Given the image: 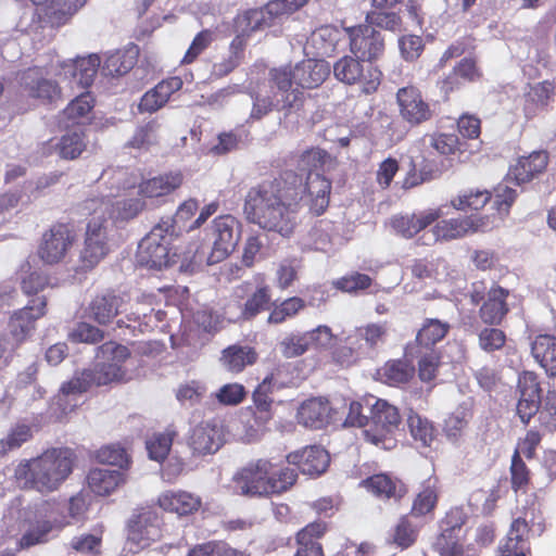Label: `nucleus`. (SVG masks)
I'll return each mask as SVG.
<instances>
[{"label": "nucleus", "mask_w": 556, "mask_h": 556, "mask_svg": "<svg viewBox=\"0 0 556 556\" xmlns=\"http://www.w3.org/2000/svg\"><path fill=\"white\" fill-rule=\"evenodd\" d=\"M330 180L320 172L307 173L305 179L293 172L263 181L249 189L243 213L249 223L288 238L296 225L295 214L307 206L316 215L329 204Z\"/></svg>", "instance_id": "nucleus-1"}, {"label": "nucleus", "mask_w": 556, "mask_h": 556, "mask_svg": "<svg viewBox=\"0 0 556 556\" xmlns=\"http://www.w3.org/2000/svg\"><path fill=\"white\" fill-rule=\"evenodd\" d=\"M70 450L52 448L36 458L22 462L15 469V478L24 489L40 493L55 491L72 472Z\"/></svg>", "instance_id": "nucleus-2"}, {"label": "nucleus", "mask_w": 556, "mask_h": 556, "mask_svg": "<svg viewBox=\"0 0 556 556\" xmlns=\"http://www.w3.org/2000/svg\"><path fill=\"white\" fill-rule=\"evenodd\" d=\"M298 479L295 469L276 468L269 459L249 463L233 477L238 492L251 497H268L290 490Z\"/></svg>", "instance_id": "nucleus-3"}, {"label": "nucleus", "mask_w": 556, "mask_h": 556, "mask_svg": "<svg viewBox=\"0 0 556 556\" xmlns=\"http://www.w3.org/2000/svg\"><path fill=\"white\" fill-rule=\"evenodd\" d=\"M329 75V65L324 60L307 59L293 68L287 66L273 68L269 72L271 88L279 90L282 109L298 108L302 102L301 88H314L319 86Z\"/></svg>", "instance_id": "nucleus-4"}, {"label": "nucleus", "mask_w": 556, "mask_h": 556, "mask_svg": "<svg viewBox=\"0 0 556 556\" xmlns=\"http://www.w3.org/2000/svg\"><path fill=\"white\" fill-rule=\"evenodd\" d=\"M241 237V224L232 215H222L213 219L205 229V241L192 256H185L192 265H200L204 260L207 265L217 264L227 258L236 249Z\"/></svg>", "instance_id": "nucleus-5"}, {"label": "nucleus", "mask_w": 556, "mask_h": 556, "mask_svg": "<svg viewBox=\"0 0 556 556\" xmlns=\"http://www.w3.org/2000/svg\"><path fill=\"white\" fill-rule=\"evenodd\" d=\"M509 290L494 282L489 289L483 281L472 282L468 291L469 302L479 306L478 316L486 326H501L510 308Z\"/></svg>", "instance_id": "nucleus-6"}, {"label": "nucleus", "mask_w": 556, "mask_h": 556, "mask_svg": "<svg viewBox=\"0 0 556 556\" xmlns=\"http://www.w3.org/2000/svg\"><path fill=\"white\" fill-rule=\"evenodd\" d=\"M370 421L371 427L369 429L361 430L362 438L366 442L383 450L395 447L394 432L402 422L397 407L375 396Z\"/></svg>", "instance_id": "nucleus-7"}, {"label": "nucleus", "mask_w": 556, "mask_h": 556, "mask_svg": "<svg viewBox=\"0 0 556 556\" xmlns=\"http://www.w3.org/2000/svg\"><path fill=\"white\" fill-rule=\"evenodd\" d=\"M174 237V222L172 218L162 219L140 241L138 247V260L142 265L161 269L167 267L172 257L170 244Z\"/></svg>", "instance_id": "nucleus-8"}, {"label": "nucleus", "mask_w": 556, "mask_h": 556, "mask_svg": "<svg viewBox=\"0 0 556 556\" xmlns=\"http://www.w3.org/2000/svg\"><path fill=\"white\" fill-rule=\"evenodd\" d=\"M128 349L115 342H106L98 349L93 368L85 369L92 387L122 381L125 377L123 363L129 357Z\"/></svg>", "instance_id": "nucleus-9"}, {"label": "nucleus", "mask_w": 556, "mask_h": 556, "mask_svg": "<svg viewBox=\"0 0 556 556\" xmlns=\"http://www.w3.org/2000/svg\"><path fill=\"white\" fill-rule=\"evenodd\" d=\"M466 515L458 508L450 509L440 521L432 551L438 556H464L468 530Z\"/></svg>", "instance_id": "nucleus-10"}, {"label": "nucleus", "mask_w": 556, "mask_h": 556, "mask_svg": "<svg viewBox=\"0 0 556 556\" xmlns=\"http://www.w3.org/2000/svg\"><path fill=\"white\" fill-rule=\"evenodd\" d=\"M399 116L410 128L430 123L435 116L433 105L415 85L404 86L395 93Z\"/></svg>", "instance_id": "nucleus-11"}, {"label": "nucleus", "mask_w": 556, "mask_h": 556, "mask_svg": "<svg viewBox=\"0 0 556 556\" xmlns=\"http://www.w3.org/2000/svg\"><path fill=\"white\" fill-rule=\"evenodd\" d=\"M75 240V231L70 225L55 224L42 233L38 256L45 264H59L72 250Z\"/></svg>", "instance_id": "nucleus-12"}, {"label": "nucleus", "mask_w": 556, "mask_h": 556, "mask_svg": "<svg viewBox=\"0 0 556 556\" xmlns=\"http://www.w3.org/2000/svg\"><path fill=\"white\" fill-rule=\"evenodd\" d=\"M516 391L518 393L516 414L521 422L528 426L531 419L536 415L543 401L539 375L531 370L520 372Z\"/></svg>", "instance_id": "nucleus-13"}, {"label": "nucleus", "mask_w": 556, "mask_h": 556, "mask_svg": "<svg viewBox=\"0 0 556 556\" xmlns=\"http://www.w3.org/2000/svg\"><path fill=\"white\" fill-rule=\"evenodd\" d=\"M108 231L103 220L92 216L87 225L84 249L80 252V269L89 270L97 266L108 254Z\"/></svg>", "instance_id": "nucleus-14"}, {"label": "nucleus", "mask_w": 556, "mask_h": 556, "mask_svg": "<svg viewBox=\"0 0 556 556\" xmlns=\"http://www.w3.org/2000/svg\"><path fill=\"white\" fill-rule=\"evenodd\" d=\"M53 508L54 503L41 501L35 505L34 509L29 507L24 510V523L29 522V528L20 540L21 547H30L47 541V535L52 530V523L46 518L51 517Z\"/></svg>", "instance_id": "nucleus-15"}, {"label": "nucleus", "mask_w": 556, "mask_h": 556, "mask_svg": "<svg viewBox=\"0 0 556 556\" xmlns=\"http://www.w3.org/2000/svg\"><path fill=\"white\" fill-rule=\"evenodd\" d=\"M47 305L45 296L33 299L25 307L15 311L8 324L12 348L24 342L35 329V321L45 315Z\"/></svg>", "instance_id": "nucleus-16"}, {"label": "nucleus", "mask_w": 556, "mask_h": 556, "mask_svg": "<svg viewBox=\"0 0 556 556\" xmlns=\"http://www.w3.org/2000/svg\"><path fill=\"white\" fill-rule=\"evenodd\" d=\"M384 43L379 31L370 25L350 27V61L374 62L383 51Z\"/></svg>", "instance_id": "nucleus-17"}, {"label": "nucleus", "mask_w": 556, "mask_h": 556, "mask_svg": "<svg viewBox=\"0 0 556 556\" xmlns=\"http://www.w3.org/2000/svg\"><path fill=\"white\" fill-rule=\"evenodd\" d=\"M484 226V217L472 215L442 220L438 219L430 230L432 243L459 239L468 233L483 230Z\"/></svg>", "instance_id": "nucleus-18"}, {"label": "nucleus", "mask_w": 556, "mask_h": 556, "mask_svg": "<svg viewBox=\"0 0 556 556\" xmlns=\"http://www.w3.org/2000/svg\"><path fill=\"white\" fill-rule=\"evenodd\" d=\"M160 538L159 517L154 511L144 510L129 521L127 544L135 552Z\"/></svg>", "instance_id": "nucleus-19"}, {"label": "nucleus", "mask_w": 556, "mask_h": 556, "mask_svg": "<svg viewBox=\"0 0 556 556\" xmlns=\"http://www.w3.org/2000/svg\"><path fill=\"white\" fill-rule=\"evenodd\" d=\"M540 510L534 503L522 507L520 515L513 518L506 535L501 541L531 554L530 534Z\"/></svg>", "instance_id": "nucleus-20"}, {"label": "nucleus", "mask_w": 556, "mask_h": 556, "mask_svg": "<svg viewBox=\"0 0 556 556\" xmlns=\"http://www.w3.org/2000/svg\"><path fill=\"white\" fill-rule=\"evenodd\" d=\"M556 96V79H545L529 84L523 93L522 112L526 119L530 121L540 113L547 111Z\"/></svg>", "instance_id": "nucleus-21"}, {"label": "nucleus", "mask_w": 556, "mask_h": 556, "mask_svg": "<svg viewBox=\"0 0 556 556\" xmlns=\"http://www.w3.org/2000/svg\"><path fill=\"white\" fill-rule=\"evenodd\" d=\"M442 215L443 212L440 207L428 208L413 214L394 215L390 220V225L396 235L405 239H413L440 219Z\"/></svg>", "instance_id": "nucleus-22"}, {"label": "nucleus", "mask_w": 556, "mask_h": 556, "mask_svg": "<svg viewBox=\"0 0 556 556\" xmlns=\"http://www.w3.org/2000/svg\"><path fill=\"white\" fill-rule=\"evenodd\" d=\"M223 443V427L214 421L199 424L192 429L189 438V446L197 455L214 454Z\"/></svg>", "instance_id": "nucleus-23"}, {"label": "nucleus", "mask_w": 556, "mask_h": 556, "mask_svg": "<svg viewBox=\"0 0 556 556\" xmlns=\"http://www.w3.org/2000/svg\"><path fill=\"white\" fill-rule=\"evenodd\" d=\"M381 72L374 62L350 61V87L352 96L371 94L381 83Z\"/></svg>", "instance_id": "nucleus-24"}, {"label": "nucleus", "mask_w": 556, "mask_h": 556, "mask_svg": "<svg viewBox=\"0 0 556 556\" xmlns=\"http://www.w3.org/2000/svg\"><path fill=\"white\" fill-rule=\"evenodd\" d=\"M336 414L328 400L313 397L301 404L296 418L306 428L321 429L334 419Z\"/></svg>", "instance_id": "nucleus-25"}, {"label": "nucleus", "mask_w": 556, "mask_h": 556, "mask_svg": "<svg viewBox=\"0 0 556 556\" xmlns=\"http://www.w3.org/2000/svg\"><path fill=\"white\" fill-rule=\"evenodd\" d=\"M548 163L549 154L546 150L532 151L517 159L509 169V175L517 185L528 184L545 173Z\"/></svg>", "instance_id": "nucleus-26"}, {"label": "nucleus", "mask_w": 556, "mask_h": 556, "mask_svg": "<svg viewBox=\"0 0 556 556\" xmlns=\"http://www.w3.org/2000/svg\"><path fill=\"white\" fill-rule=\"evenodd\" d=\"M287 462L295 465L303 475L314 477L326 471L330 458L325 448L314 445L288 454Z\"/></svg>", "instance_id": "nucleus-27"}, {"label": "nucleus", "mask_w": 556, "mask_h": 556, "mask_svg": "<svg viewBox=\"0 0 556 556\" xmlns=\"http://www.w3.org/2000/svg\"><path fill=\"white\" fill-rule=\"evenodd\" d=\"M359 485L382 500L401 501L408 493L406 483L397 477L384 472L362 480Z\"/></svg>", "instance_id": "nucleus-28"}, {"label": "nucleus", "mask_w": 556, "mask_h": 556, "mask_svg": "<svg viewBox=\"0 0 556 556\" xmlns=\"http://www.w3.org/2000/svg\"><path fill=\"white\" fill-rule=\"evenodd\" d=\"M100 58L97 54H90L87 58H79L77 60L68 61L63 64V75L70 79V85L73 88L89 87L100 66Z\"/></svg>", "instance_id": "nucleus-29"}, {"label": "nucleus", "mask_w": 556, "mask_h": 556, "mask_svg": "<svg viewBox=\"0 0 556 556\" xmlns=\"http://www.w3.org/2000/svg\"><path fill=\"white\" fill-rule=\"evenodd\" d=\"M146 203L142 199H128L112 203L105 211L104 206L96 199H90L86 202V208L92 211V214L99 219L108 214L114 220H128L136 217L144 207Z\"/></svg>", "instance_id": "nucleus-30"}, {"label": "nucleus", "mask_w": 556, "mask_h": 556, "mask_svg": "<svg viewBox=\"0 0 556 556\" xmlns=\"http://www.w3.org/2000/svg\"><path fill=\"white\" fill-rule=\"evenodd\" d=\"M138 176L126 168H106L102 172L100 180H102L109 189L103 194L98 204L101 203L105 211L110 206V200L119 194L122 190L135 188L138 184Z\"/></svg>", "instance_id": "nucleus-31"}, {"label": "nucleus", "mask_w": 556, "mask_h": 556, "mask_svg": "<svg viewBox=\"0 0 556 556\" xmlns=\"http://www.w3.org/2000/svg\"><path fill=\"white\" fill-rule=\"evenodd\" d=\"M440 495V483L435 476H430L420 484L415 495L409 515L413 517H425L434 511Z\"/></svg>", "instance_id": "nucleus-32"}, {"label": "nucleus", "mask_w": 556, "mask_h": 556, "mask_svg": "<svg viewBox=\"0 0 556 556\" xmlns=\"http://www.w3.org/2000/svg\"><path fill=\"white\" fill-rule=\"evenodd\" d=\"M531 355L548 377L556 376V337L540 333L531 342Z\"/></svg>", "instance_id": "nucleus-33"}, {"label": "nucleus", "mask_w": 556, "mask_h": 556, "mask_svg": "<svg viewBox=\"0 0 556 556\" xmlns=\"http://www.w3.org/2000/svg\"><path fill=\"white\" fill-rule=\"evenodd\" d=\"M277 17L274 13H270L268 3L263 8L248 10L236 18V30L238 33L236 37H241L245 41V37H249L253 31L269 27L274 18Z\"/></svg>", "instance_id": "nucleus-34"}, {"label": "nucleus", "mask_w": 556, "mask_h": 556, "mask_svg": "<svg viewBox=\"0 0 556 556\" xmlns=\"http://www.w3.org/2000/svg\"><path fill=\"white\" fill-rule=\"evenodd\" d=\"M22 85L34 98L42 100H53L60 94V89L55 83L43 76L42 70L38 67L28 68L21 78Z\"/></svg>", "instance_id": "nucleus-35"}, {"label": "nucleus", "mask_w": 556, "mask_h": 556, "mask_svg": "<svg viewBox=\"0 0 556 556\" xmlns=\"http://www.w3.org/2000/svg\"><path fill=\"white\" fill-rule=\"evenodd\" d=\"M157 504L164 510L184 516L198 510L201 500L186 491H166L159 496Z\"/></svg>", "instance_id": "nucleus-36"}, {"label": "nucleus", "mask_w": 556, "mask_h": 556, "mask_svg": "<svg viewBox=\"0 0 556 556\" xmlns=\"http://www.w3.org/2000/svg\"><path fill=\"white\" fill-rule=\"evenodd\" d=\"M482 72L477 65L473 58L462 59L452 70V72L443 79L442 89L448 93L459 88L460 80L465 83H475L480 80Z\"/></svg>", "instance_id": "nucleus-37"}, {"label": "nucleus", "mask_w": 556, "mask_h": 556, "mask_svg": "<svg viewBox=\"0 0 556 556\" xmlns=\"http://www.w3.org/2000/svg\"><path fill=\"white\" fill-rule=\"evenodd\" d=\"M450 324L437 318H427L422 323L421 328L418 330L415 343L418 348V353L421 354L422 350H434V345L442 341L450 331Z\"/></svg>", "instance_id": "nucleus-38"}, {"label": "nucleus", "mask_w": 556, "mask_h": 556, "mask_svg": "<svg viewBox=\"0 0 556 556\" xmlns=\"http://www.w3.org/2000/svg\"><path fill=\"white\" fill-rule=\"evenodd\" d=\"M182 184L180 173H168L139 184L138 193L143 199H153L169 194Z\"/></svg>", "instance_id": "nucleus-39"}, {"label": "nucleus", "mask_w": 556, "mask_h": 556, "mask_svg": "<svg viewBox=\"0 0 556 556\" xmlns=\"http://www.w3.org/2000/svg\"><path fill=\"white\" fill-rule=\"evenodd\" d=\"M381 380L390 387L407 384L415 375V367L408 359H390L378 370Z\"/></svg>", "instance_id": "nucleus-40"}, {"label": "nucleus", "mask_w": 556, "mask_h": 556, "mask_svg": "<svg viewBox=\"0 0 556 556\" xmlns=\"http://www.w3.org/2000/svg\"><path fill=\"white\" fill-rule=\"evenodd\" d=\"M88 380V375L83 370L81 372L75 374L71 380L61 386L56 400L63 414L72 412L77 405V402L73 404L70 403L72 397L87 392L92 387L91 382Z\"/></svg>", "instance_id": "nucleus-41"}, {"label": "nucleus", "mask_w": 556, "mask_h": 556, "mask_svg": "<svg viewBox=\"0 0 556 556\" xmlns=\"http://www.w3.org/2000/svg\"><path fill=\"white\" fill-rule=\"evenodd\" d=\"M90 490L101 496L112 493L123 481V473L117 469L94 468L88 477Z\"/></svg>", "instance_id": "nucleus-42"}, {"label": "nucleus", "mask_w": 556, "mask_h": 556, "mask_svg": "<svg viewBox=\"0 0 556 556\" xmlns=\"http://www.w3.org/2000/svg\"><path fill=\"white\" fill-rule=\"evenodd\" d=\"M326 530L321 522H312L302 529L298 535V551L295 556H324L320 544L316 541Z\"/></svg>", "instance_id": "nucleus-43"}, {"label": "nucleus", "mask_w": 556, "mask_h": 556, "mask_svg": "<svg viewBox=\"0 0 556 556\" xmlns=\"http://www.w3.org/2000/svg\"><path fill=\"white\" fill-rule=\"evenodd\" d=\"M93 108V99L90 93L85 92L72 100L64 109L62 117L64 127L85 124L90 119Z\"/></svg>", "instance_id": "nucleus-44"}, {"label": "nucleus", "mask_w": 556, "mask_h": 556, "mask_svg": "<svg viewBox=\"0 0 556 556\" xmlns=\"http://www.w3.org/2000/svg\"><path fill=\"white\" fill-rule=\"evenodd\" d=\"M36 7L46 9V14L56 24L64 23L87 0H30Z\"/></svg>", "instance_id": "nucleus-45"}, {"label": "nucleus", "mask_w": 556, "mask_h": 556, "mask_svg": "<svg viewBox=\"0 0 556 556\" xmlns=\"http://www.w3.org/2000/svg\"><path fill=\"white\" fill-rule=\"evenodd\" d=\"M256 352L249 346L231 345L223 351L220 362L231 372H240L256 362Z\"/></svg>", "instance_id": "nucleus-46"}, {"label": "nucleus", "mask_w": 556, "mask_h": 556, "mask_svg": "<svg viewBox=\"0 0 556 556\" xmlns=\"http://www.w3.org/2000/svg\"><path fill=\"white\" fill-rule=\"evenodd\" d=\"M420 529L415 525L408 515L402 516L393 527L390 534V544L401 551L412 547L419 538Z\"/></svg>", "instance_id": "nucleus-47"}, {"label": "nucleus", "mask_w": 556, "mask_h": 556, "mask_svg": "<svg viewBox=\"0 0 556 556\" xmlns=\"http://www.w3.org/2000/svg\"><path fill=\"white\" fill-rule=\"evenodd\" d=\"M123 304V299L115 294H104L97 296L91 305L90 313L94 320L105 325L110 323L118 313Z\"/></svg>", "instance_id": "nucleus-48"}, {"label": "nucleus", "mask_w": 556, "mask_h": 556, "mask_svg": "<svg viewBox=\"0 0 556 556\" xmlns=\"http://www.w3.org/2000/svg\"><path fill=\"white\" fill-rule=\"evenodd\" d=\"M86 146L85 134L79 128L63 135L53 147L61 159L75 160L84 152Z\"/></svg>", "instance_id": "nucleus-49"}, {"label": "nucleus", "mask_w": 556, "mask_h": 556, "mask_svg": "<svg viewBox=\"0 0 556 556\" xmlns=\"http://www.w3.org/2000/svg\"><path fill=\"white\" fill-rule=\"evenodd\" d=\"M269 420L258 415L252 407H248L240 414L238 425L241 431L238 434L247 442L254 441L264 431Z\"/></svg>", "instance_id": "nucleus-50"}, {"label": "nucleus", "mask_w": 556, "mask_h": 556, "mask_svg": "<svg viewBox=\"0 0 556 556\" xmlns=\"http://www.w3.org/2000/svg\"><path fill=\"white\" fill-rule=\"evenodd\" d=\"M300 166L302 170L311 172H330L336 168L337 161L325 150L319 148H312L304 151L300 159Z\"/></svg>", "instance_id": "nucleus-51"}, {"label": "nucleus", "mask_w": 556, "mask_h": 556, "mask_svg": "<svg viewBox=\"0 0 556 556\" xmlns=\"http://www.w3.org/2000/svg\"><path fill=\"white\" fill-rule=\"evenodd\" d=\"M492 200V193L486 189H469L451 200V205L457 211H479Z\"/></svg>", "instance_id": "nucleus-52"}, {"label": "nucleus", "mask_w": 556, "mask_h": 556, "mask_svg": "<svg viewBox=\"0 0 556 556\" xmlns=\"http://www.w3.org/2000/svg\"><path fill=\"white\" fill-rule=\"evenodd\" d=\"M138 49L131 47L125 51H116L105 60L103 71L109 75H124L128 73L137 62Z\"/></svg>", "instance_id": "nucleus-53"}, {"label": "nucleus", "mask_w": 556, "mask_h": 556, "mask_svg": "<svg viewBox=\"0 0 556 556\" xmlns=\"http://www.w3.org/2000/svg\"><path fill=\"white\" fill-rule=\"evenodd\" d=\"M252 99V110L249 116L251 121H260L264 116H266L274 108L278 110L282 109V103H278V99H281V94L277 89L274 92V98L270 97L269 93L263 92L262 90L255 91L251 93Z\"/></svg>", "instance_id": "nucleus-54"}, {"label": "nucleus", "mask_w": 556, "mask_h": 556, "mask_svg": "<svg viewBox=\"0 0 556 556\" xmlns=\"http://www.w3.org/2000/svg\"><path fill=\"white\" fill-rule=\"evenodd\" d=\"M412 437L424 446H430L435 438V429L431 421L417 413H410L407 418Z\"/></svg>", "instance_id": "nucleus-55"}, {"label": "nucleus", "mask_w": 556, "mask_h": 556, "mask_svg": "<svg viewBox=\"0 0 556 556\" xmlns=\"http://www.w3.org/2000/svg\"><path fill=\"white\" fill-rule=\"evenodd\" d=\"M540 428L544 432H556V391L548 390L536 413Z\"/></svg>", "instance_id": "nucleus-56"}, {"label": "nucleus", "mask_w": 556, "mask_h": 556, "mask_svg": "<svg viewBox=\"0 0 556 556\" xmlns=\"http://www.w3.org/2000/svg\"><path fill=\"white\" fill-rule=\"evenodd\" d=\"M510 486L515 492H526L530 484L531 471L519 456V452H514L510 463Z\"/></svg>", "instance_id": "nucleus-57"}, {"label": "nucleus", "mask_w": 556, "mask_h": 556, "mask_svg": "<svg viewBox=\"0 0 556 556\" xmlns=\"http://www.w3.org/2000/svg\"><path fill=\"white\" fill-rule=\"evenodd\" d=\"M507 341L506 333L498 326H488L478 333L479 348L486 352L493 353L502 350Z\"/></svg>", "instance_id": "nucleus-58"}, {"label": "nucleus", "mask_w": 556, "mask_h": 556, "mask_svg": "<svg viewBox=\"0 0 556 556\" xmlns=\"http://www.w3.org/2000/svg\"><path fill=\"white\" fill-rule=\"evenodd\" d=\"M243 47L244 40L241 37H236L230 43L228 56L214 64L213 74L223 77L232 72L240 63V53Z\"/></svg>", "instance_id": "nucleus-59"}, {"label": "nucleus", "mask_w": 556, "mask_h": 556, "mask_svg": "<svg viewBox=\"0 0 556 556\" xmlns=\"http://www.w3.org/2000/svg\"><path fill=\"white\" fill-rule=\"evenodd\" d=\"M375 396L368 395L350 403V426L364 428L369 424Z\"/></svg>", "instance_id": "nucleus-60"}, {"label": "nucleus", "mask_w": 556, "mask_h": 556, "mask_svg": "<svg viewBox=\"0 0 556 556\" xmlns=\"http://www.w3.org/2000/svg\"><path fill=\"white\" fill-rule=\"evenodd\" d=\"M431 147L441 155L450 156L463 152L464 143L456 134L438 132L430 139Z\"/></svg>", "instance_id": "nucleus-61"}, {"label": "nucleus", "mask_w": 556, "mask_h": 556, "mask_svg": "<svg viewBox=\"0 0 556 556\" xmlns=\"http://www.w3.org/2000/svg\"><path fill=\"white\" fill-rule=\"evenodd\" d=\"M441 353L437 350L426 351L418 361V377L422 382H431L438 376Z\"/></svg>", "instance_id": "nucleus-62"}, {"label": "nucleus", "mask_w": 556, "mask_h": 556, "mask_svg": "<svg viewBox=\"0 0 556 556\" xmlns=\"http://www.w3.org/2000/svg\"><path fill=\"white\" fill-rule=\"evenodd\" d=\"M271 393V379L265 378L261 384L256 388V390L253 393V402H254V410L267 418L271 419V403L273 400L270 397Z\"/></svg>", "instance_id": "nucleus-63"}, {"label": "nucleus", "mask_w": 556, "mask_h": 556, "mask_svg": "<svg viewBox=\"0 0 556 556\" xmlns=\"http://www.w3.org/2000/svg\"><path fill=\"white\" fill-rule=\"evenodd\" d=\"M173 444V433H156L147 441L149 457L156 462H162L168 455Z\"/></svg>", "instance_id": "nucleus-64"}]
</instances>
